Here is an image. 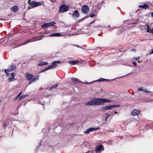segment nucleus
<instances>
[{
    "instance_id": "nucleus-15",
    "label": "nucleus",
    "mask_w": 153,
    "mask_h": 153,
    "mask_svg": "<svg viewBox=\"0 0 153 153\" xmlns=\"http://www.w3.org/2000/svg\"><path fill=\"white\" fill-rule=\"evenodd\" d=\"M85 104L87 106L95 105L94 99L86 103Z\"/></svg>"
},
{
    "instance_id": "nucleus-10",
    "label": "nucleus",
    "mask_w": 153,
    "mask_h": 153,
    "mask_svg": "<svg viewBox=\"0 0 153 153\" xmlns=\"http://www.w3.org/2000/svg\"><path fill=\"white\" fill-rule=\"evenodd\" d=\"M104 149L103 146L102 145H100L97 146L95 149V152L100 153L102 151H103Z\"/></svg>"
},
{
    "instance_id": "nucleus-48",
    "label": "nucleus",
    "mask_w": 153,
    "mask_h": 153,
    "mask_svg": "<svg viewBox=\"0 0 153 153\" xmlns=\"http://www.w3.org/2000/svg\"><path fill=\"white\" fill-rule=\"evenodd\" d=\"M1 19H0V20H1Z\"/></svg>"
},
{
    "instance_id": "nucleus-40",
    "label": "nucleus",
    "mask_w": 153,
    "mask_h": 153,
    "mask_svg": "<svg viewBox=\"0 0 153 153\" xmlns=\"http://www.w3.org/2000/svg\"><path fill=\"white\" fill-rule=\"evenodd\" d=\"M89 152V151H88V152H86V153H88Z\"/></svg>"
},
{
    "instance_id": "nucleus-2",
    "label": "nucleus",
    "mask_w": 153,
    "mask_h": 153,
    "mask_svg": "<svg viewBox=\"0 0 153 153\" xmlns=\"http://www.w3.org/2000/svg\"><path fill=\"white\" fill-rule=\"evenodd\" d=\"M95 105H102L105 103H109L111 102L110 100L104 98H96L94 99Z\"/></svg>"
},
{
    "instance_id": "nucleus-6",
    "label": "nucleus",
    "mask_w": 153,
    "mask_h": 153,
    "mask_svg": "<svg viewBox=\"0 0 153 153\" xmlns=\"http://www.w3.org/2000/svg\"><path fill=\"white\" fill-rule=\"evenodd\" d=\"M69 9L68 6L65 4H62L59 7V11L60 13H64L67 11Z\"/></svg>"
},
{
    "instance_id": "nucleus-46",
    "label": "nucleus",
    "mask_w": 153,
    "mask_h": 153,
    "mask_svg": "<svg viewBox=\"0 0 153 153\" xmlns=\"http://www.w3.org/2000/svg\"><path fill=\"white\" fill-rule=\"evenodd\" d=\"M96 153H98V152H96Z\"/></svg>"
},
{
    "instance_id": "nucleus-25",
    "label": "nucleus",
    "mask_w": 153,
    "mask_h": 153,
    "mask_svg": "<svg viewBox=\"0 0 153 153\" xmlns=\"http://www.w3.org/2000/svg\"><path fill=\"white\" fill-rule=\"evenodd\" d=\"M109 80L108 79H106L103 78H101L100 79L97 80L96 81L97 82H100V81H108Z\"/></svg>"
},
{
    "instance_id": "nucleus-8",
    "label": "nucleus",
    "mask_w": 153,
    "mask_h": 153,
    "mask_svg": "<svg viewBox=\"0 0 153 153\" xmlns=\"http://www.w3.org/2000/svg\"><path fill=\"white\" fill-rule=\"evenodd\" d=\"M119 105H113L109 106H107L104 107H103L102 109V111H104L106 110H110L111 109H113L115 108L116 107H119Z\"/></svg>"
},
{
    "instance_id": "nucleus-13",
    "label": "nucleus",
    "mask_w": 153,
    "mask_h": 153,
    "mask_svg": "<svg viewBox=\"0 0 153 153\" xmlns=\"http://www.w3.org/2000/svg\"><path fill=\"white\" fill-rule=\"evenodd\" d=\"M140 110L134 109L131 112V115L134 116L137 115L140 112Z\"/></svg>"
},
{
    "instance_id": "nucleus-7",
    "label": "nucleus",
    "mask_w": 153,
    "mask_h": 153,
    "mask_svg": "<svg viewBox=\"0 0 153 153\" xmlns=\"http://www.w3.org/2000/svg\"><path fill=\"white\" fill-rule=\"evenodd\" d=\"M81 10L82 13L85 14H88L90 11L89 7L86 5H84L82 6Z\"/></svg>"
},
{
    "instance_id": "nucleus-28",
    "label": "nucleus",
    "mask_w": 153,
    "mask_h": 153,
    "mask_svg": "<svg viewBox=\"0 0 153 153\" xmlns=\"http://www.w3.org/2000/svg\"><path fill=\"white\" fill-rule=\"evenodd\" d=\"M105 115L106 116V117L105 119V122H107V119L110 116V114L109 113H107Z\"/></svg>"
},
{
    "instance_id": "nucleus-22",
    "label": "nucleus",
    "mask_w": 153,
    "mask_h": 153,
    "mask_svg": "<svg viewBox=\"0 0 153 153\" xmlns=\"http://www.w3.org/2000/svg\"><path fill=\"white\" fill-rule=\"evenodd\" d=\"M146 26L147 27V31L148 32L151 33L152 32L153 28H150L149 26L148 25H146Z\"/></svg>"
},
{
    "instance_id": "nucleus-4",
    "label": "nucleus",
    "mask_w": 153,
    "mask_h": 153,
    "mask_svg": "<svg viewBox=\"0 0 153 153\" xmlns=\"http://www.w3.org/2000/svg\"><path fill=\"white\" fill-rule=\"evenodd\" d=\"M60 63V61H56L52 62V64L49 65L48 67L46 68L44 70L41 71L40 73L43 72L50 69H53L55 68L57 66V64Z\"/></svg>"
},
{
    "instance_id": "nucleus-39",
    "label": "nucleus",
    "mask_w": 153,
    "mask_h": 153,
    "mask_svg": "<svg viewBox=\"0 0 153 153\" xmlns=\"http://www.w3.org/2000/svg\"><path fill=\"white\" fill-rule=\"evenodd\" d=\"M114 113H115V114H117V112H116V111H114Z\"/></svg>"
},
{
    "instance_id": "nucleus-3",
    "label": "nucleus",
    "mask_w": 153,
    "mask_h": 153,
    "mask_svg": "<svg viewBox=\"0 0 153 153\" xmlns=\"http://www.w3.org/2000/svg\"><path fill=\"white\" fill-rule=\"evenodd\" d=\"M42 37H41V36H38L36 37H33L31 39H27L24 42L20 44V46H22L25 45H26L30 42L41 40L42 39Z\"/></svg>"
},
{
    "instance_id": "nucleus-33",
    "label": "nucleus",
    "mask_w": 153,
    "mask_h": 153,
    "mask_svg": "<svg viewBox=\"0 0 153 153\" xmlns=\"http://www.w3.org/2000/svg\"><path fill=\"white\" fill-rule=\"evenodd\" d=\"M33 82H34V81H33V80L32 79L31 80H30V82H29V85H30V84L31 83H33Z\"/></svg>"
},
{
    "instance_id": "nucleus-5",
    "label": "nucleus",
    "mask_w": 153,
    "mask_h": 153,
    "mask_svg": "<svg viewBox=\"0 0 153 153\" xmlns=\"http://www.w3.org/2000/svg\"><path fill=\"white\" fill-rule=\"evenodd\" d=\"M29 4L32 7H35L40 6L42 4L40 2L31 1L30 0H29L28 1Z\"/></svg>"
},
{
    "instance_id": "nucleus-45",
    "label": "nucleus",
    "mask_w": 153,
    "mask_h": 153,
    "mask_svg": "<svg viewBox=\"0 0 153 153\" xmlns=\"http://www.w3.org/2000/svg\"><path fill=\"white\" fill-rule=\"evenodd\" d=\"M123 76H121L119 78L122 77Z\"/></svg>"
},
{
    "instance_id": "nucleus-26",
    "label": "nucleus",
    "mask_w": 153,
    "mask_h": 153,
    "mask_svg": "<svg viewBox=\"0 0 153 153\" xmlns=\"http://www.w3.org/2000/svg\"><path fill=\"white\" fill-rule=\"evenodd\" d=\"M58 86V85L57 84L54 85L52 86L51 88H50L49 89V90H51V89H52L56 88V87H57Z\"/></svg>"
},
{
    "instance_id": "nucleus-42",
    "label": "nucleus",
    "mask_w": 153,
    "mask_h": 153,
    "mask_svg": "<svg viewBox=\"0 0 153 153\" xmlns=\"http://www.w3.org/2000/svg\"><path fill=\"white\" fill-rule=\"evenodd\" d=\"M69 14H70V15H71V13H69Z\"/></svg>"
},
{
    "instance_id": "nucleus-37",
    "label": "nucleus",
    "mask_w": 153,
    "mask_h": 153,
    "mask_svg": "<svg viewBox=\"0 0 153 153\" xmlns=\"http://www.w3.org/2000/svg\"><path fill=\"white\" fill-rule=\"evenodd\" d=\"M153 54V49L151 51V52L150 53V54Z\"/></svg>"
},
{
    "instance_id": "nucleus-34",
    "label": "nucleus",
    "mask_w": 153,
    "mask_h": 153,
    "mask_svg": "<svg viewBox=\"0 0 153 153\" xmlns=\"http://www.w3.org/2000/svg\"><path fill=\"white\" fill-rule=\"evenodd\" d=\"M7 127V125L5 123H4V128L5 129L6 128V127Z\"/></svg>"
},
{
    "instance_id": "nucleus-44",
    "label": "nucleus",
    "mask_w": 153,
    "mask_h": 153,
    "mask_svg": "<svg viewBox=\"0 0 153 153\" xmlns=\"http://www.w3.org/2000/svg\"><path fill=\"white\" fill-rule=\"evenodd\" d=\"M108 27H110V25H109Z\"/></svg>"
},
{
    "instance_id": "nucleus-41",
    "label": "nucleus",
    "mask_w": 153,
    "mask_h": 153,
    "mask_svg": "<svg viewBox=\"0 0 153 153\" xmlns=\"http://www.w3.org/2000/svg\"><path fill=\"white\" fill-rule=\"evenodd\" d=\"M141 62V61H138V62Z\"/></svg>"
},
{
    "instance_id": "nucleus-21",
    "label": "nucleus",
    "mask_w": 153,
    "mask_h": 153,
    "mask_svg": "<svg viewBox=\"0 0 153 153\" xmlns=\"http://www.w3.org/2000/svg\"><path fill=\"white\" fill-rule=\"evenodd\" d=\"M11 9L13 12H16L18 10V7L17 6H15L11 7Z\"/></svg>"
},
{
    "instance_id": "nucleus-11",
    "label": "nucleus",
    "mask_w": 153,
    "mask_h": 153,
    "mask_svg": "<svg viewBox=\"0 0 153 153\" xmlns=\"http://www.w3.org/2000/svg\"><path fill=\"white\" fill-rule=\"evenodd\" d=\"M100 128L99 127H98L97 128H94L92 127H91L87 129L85 131H84V133L86 134H88L90 132L94 131H96L97 130L99 129Z\"/></svg>"
},
{
    "instance_id": "nucleus-23",
    "label": "nucleus",
    "mask_w": 153,
    "mask_h": 153,
    "mask_svg": "<svg viewBox=\"0 0 153 153\" xmlns=\"http://www.w3.org/2000/svg\"><path fill=\"white\" fill-rule=\"evenodd\" d=\"M48 64V63L47 62H41L38 64V65L39 66L46 65Z\"/></svg>"
},
{
    "instance_id": "nucleus-9",
    "label": "nucleus",
    "mask_w": 153,
    "mask_h": 153,
    "mask_svg": "<svg viewBox=\"0 0 153 153\" xmlns=\"http://www.w3.org/2000/svg\"><path fill=\"white\" fill-rule=\"evenodd\" d=\"M56 24V23L54 22H51L49 23H44L41 26L42 28H45L50 26H54Z\"/></svg>"
},
{
    "instance_id": "nucleus-17",
    "label": "nucleus",
    "mask_w": 153,
    "mask_h": 153,
    "mask_svg": "<svg viewBox=\"0 0 153 153\" xmlns=\"http://www.w3.org/2000/svg\"><path fill=\"white\" fill-rule=\"evenodd\" d=\"M62 35L59 33H55L47 36H60Z\"/></svg>"
},
{
    "instance_id": "nucleus-1",
    "label": "nucleus",
    "mask_w": 153,
    "mask_h": 153,
    "mask_svg": "<svg viewBox=\"0 0 153 153\" xmlns=\"http://www.w3.org/2000/svg\"><path fill=\"white\" fill-rule=\"evenodd\" d=\"M15 65H11L9 66V68L7 69H6L4 70V72L7 75L10 76V77L8 78V80L9 82L12 81L14 80V75L15 74L14 73H12L9 74L8 72L13 71L15 69Z\"/></svg>"
},
{
    "instance_id": "nucleus-19",
    "label": "nucleus",
    "mask_w": 153,
    "mask_h": 153,
    "mask_svg": "<svg viewBox=\"0 0 153 153\" xmlns=\"http://www.w3.org/2000/svg\"><path fill=\"white\" fill-rule=\"evenodd\" d=\"M138 7L140 8L146 9L147 8H148L149 7L147 5L144 4L143 5H139Z\"/></svg>"
},
{
    "instance_id": "nucleus-29",
    "label": "nucleus",
    "mask_w": 153,
    "mask_h": 153,
    "mask_svg": "<svg viewBox=\"0 0 153 153\" xmlns=\"http://www.w3.org/2000/svg\"><path fill=\"white\" fill-rule=\"evenodd\" d=\"M71 79L74 82H76L78 81V79L77 78H71Z\"/></svg>"
},
{
    "instance_id": "nucleus-14",
    "label": "nucleus",
    "mask_w": 153,
    "mask_h": 153,
    "mask_svg": "<svg viewBox=\"0 0 153 153\" xmlns=\"http://www.w3.org/2000/svg\"><path fill=\"white\" fill-rule=\"evenodd\" d=\"M26 76L27 79L28 80H30L33 78V75L28 73H27Z\"/></svg>"
},
{
    "instance_id": "nucleus-27",
    "label": "nucleus",
    "mask_w": 153,
    "mask_h": 153,
    "mask_svg": "<svg viewBox=\"0 0 153 153\" xmlns=\"http://www.w3.org/2000/svg\"><path fill=\"white\" fill-rule=\"evenodd\" d=\"M39 76H36L35 77L32 79V80L34 81V82L36 80H39Z\"/></svg>"
},
{
    "instance_id": "nucleus-47",
    "label": "nucleus",
    "mask_w": 153,
    "mask_h": 153,
    "mask_svg": "<svg viewBox=\"0 0 153 153\" xmlns=\"http://www.w3.org/2000/svg\"><path fill=\"white\" fill-rule=\"evenodd\" d=\"M126 76V75H125V76ZM123 76V77H124V76Z\"/></svg>"
},
{
    "instance_id": "nucleus-12",
    "label": "nucleus",
    "mask_w": 153,
    "mask_h": 153,
    "mask_svg": "<svg viewBox=\"0 0 153 153\" xmlns=\"http://www.w3.org/2000/svg\"><path fill=\"white\" fill-rule=\"evenodd\" d=\"M147 90V89H143V87H142L138 88L137 89V91H141L145 93H152L150 91H148Z\"/></svg>"
},
{
    "instance_id": "nucleus-32",
    "label": "nucleus",
    "mask_w": 153,
    "mask_h": 153,
    "mask_svg": "<svg viewBox=\"0 0 153 153\" xmlns=\"http://www.w3.org/2000/svg\"><path fill=\"white\" fill-rule=\"evenodd\" d=\"M132 64L133 65H134L135 66H137V63L135 62H133Z\"/></svg>"
},
{
    "instance_id": "nucleus-43",
    "label": "nucleus",
    "mask_w": 153,
    "mask_h": 153,
    "mask_svg": "<svg viewBox=\"0 0 153 153\" xmlns=\"http://www.w3.org/2000/svg\"><path fill=\"white\" fill-rule=\"evenodd\" d=\"M93 23V22H91V24L92 23Z\"/></svg>"
},
{
    "instance_id": "nucleus-20",
    "label": "nucleus",
    "mask_w": 153,
    "mask_h": 153,
    "mask_svg": "<svg viewBox=\"0 0 153 153\" xmlns=\"http://www.w3.org/2000/svg\"><path fill=\"white\" fill-rule=\"evenodd\" d=\"M78 61H71L69 62V64H71V65H74L77 64L78 63Z\"/></svg>"
},
{
    "instance_id": "nucleus-35",
    "label": "nucleus",
    "mask_w": 153,
    "mask_h": 153,
    "mask_svg": "<svg viewBox=\"0 0 153 153\" xmlns=\"http://www.w3.org/2000/svg\"><path fill=\"white\" fill-rule=\"evenodd\" d=\"M22 92H21L19 94L17 95L18 96V97H20V95H21V94H22Z\"/></svg>"
},
{
    "instance_id": "nucleus-16",
    "label": "nucleus",
    "mask_w": 153,
    "mask_h": 153,
    "mask_svg": "<svg viewBox=\"0 0 153 153\" xmlns=\"http://www.w3.org/2000/svg\"><path fill=\"white\" fill-rule=\"evenodd\" d=\"M97 13L98 12H97V10H94V11H93L91 12L90 16L91 17L93 18L94 16H95Z\"/></svg>"
},
{
    "instance_id": "nucleus-36",
    "label": "nucleus",
    "mask_w": 153,
    "mask_h": 153,
    "mask_svg": "<svg viewBox=\"0 0 153 153\" xmlns=\"http://www.w3.org/2000/svg\"><path fill=\"white\" fill-rule=\"evenodd\" d=\"M139 59V57H137L135 58V59L136 60H138Z\"/></svg>"
},
{
    "instance_id": "nucleus-30",
    "label": "nucleus",
    "mask_w": 153,
    "mask_h": 153,
    "mask_svg": "<svg viewBox=\"0 0 153 153\" xmlns=\"http://www.w3.org/2000/svg\"><path fill=\"white\" fill-rule=\"evenodd\" d=\"M19 97H18V96H17V97H16V98H15V99H14V101H16V100H18V99L19 98Z\"/></svg>"
},
{
    "instance_id": "nucleus-24",
    "label": "nucleus",
    "mask_w": 153,
    "mask_h": 153,
    "mask_svg": "<svg viewBox=\"0 0 153 153\" xmlns=\"http://www.w3.org/2000/svg\"><path fill=\"white\" fill-rule=\"evenodd\" d=\"M28 96V95H22V96L20 97L19 99L18 100V102H19L22 99H24L26 97H27Z\"/></svg>"
},
{
    "instance_id": "nucleus-31",
    "label": "nucleus",
    "mask_w": 153,
    "mask_h": 153,
    "mask_svg": "<svg viewBox=\"0 0 153 153\" xmlns=\"http://www.w3.org/2000/svg\"><path fill=\"white\" fill-rule=\"evenodd\" d=\"M95 81H93L92 82H84V83H85V84H91L93 82H94Z\"/></svg>"
},
{
    "instance_id": "nucleus-38",
    "label": "nucleus",
    "mask_w": 153,
    "mask_h": 153,
    "mask_svg": "<svg viewBox=\"0 0 153 153\" xmlns=\"http://www.w3.org/2000/svg\"><path fill=\"white\" fill-rule=\"evenodd\" d=\"M151 16L153 17V12L151 13Z\"/></svg>"
},
{
    "instance_id": "nucleus-18",
    "label": "nucleus",
    "mask_w": 153,
    "mask_h": 153,
    "mask_svg": "<svg viewBox=\"0 0 153 153\" xmlns=\"http://www.w3.org/2000/svg\"><path fill=\"white\" fill-rule=\"evenodd\" d=\"M72 15L74 16L75 17L77 18L79 16V14L77 10H76L74 11Z\"/></svg>"
}]
</instances>
